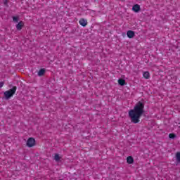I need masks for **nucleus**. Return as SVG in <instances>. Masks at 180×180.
I'll return each mask as SVG.
<instances>
[{"mask_svg": "<svg viewBox=\"0 0 180 180\" xmlns=\"http://www.w3.org/2000/svg\"><path fill=\"white\" fill-rule=\"evenodd\" d=\"M127 162L128 164H133V162H134V159H133V157L131 156H128L127 158Z\"/></svg>", "mask_w": 180, "mask_h": 180, "instance_id": "10", "label": "nucleus"}, {"mask_svg": "<svg viewBox=\"0 0 180 180\" xmlns=\"http://www.w3.org/2000/svg\"><path fill=\"white\" fill-rule=\"evenodd\" d=\"M59 180H63V179H59Z\"/></svg>", "mask_w": 180, "mask_h": 180, "instance_id": "18", "label": "nucleus"}, {"mask_svg": "<svg viewBox=\"0 0 180 180\" xmlns=\"http://www.w3.org/2000/svg\"><path fill=\"white\" fill-rule=\"evenodd\" d=\"M79 23L81 26H82L83 27H85V26H86V25H88V21L84 18H81L79 20Z\"/></svg>", "mask_w": 180, "mask_h": 180, "instance_id": "4", "label": "nucleus"}, {"mask_svg": "<svg viewBox=\"0 0 180 180\" xmlns=\"http://www.w3.org/2000/svg\"><path fill=\"white\" fill-rule=\"evenodd\" d=\"M176 160L177 162H180V152L176 153Z\"/></svg>", "mask_w": 180, "mask_h": 180, "instance_id": "12", "label": "nucleus"}, {"mask_svg": "<svg viewBox=\"0 0 180 180\" xmlns=\"http://www.w3.org/2000/svg\"><path fill=\"white\" fill-rule=\"evenodd\" d=\"M16 89H18V87L16 86H13L12 89H9L8 91H6L4 92V96L6 99H10V98H12L15 94H16Z\"/></svg>", "mask_w": 180, "mask_h": 180, "instance_id": "2", "label": "nucleus"}, {"mask_svg": "<svg viewBox=\"0 0 180 180\" xmlns=\"http://www.w3.org/2000/svg\"><path fill=\"white\" fill-rule=\"evenodd\" d=\"M143 77L145 79H150V72L148 71L143 72Z\"/></svg>", "mask_w": 180, "mask_h": 180, "instance_id": "8", "label": "nucleus"}, {"mask_svg": "<svg viewBox=\"0 0 180 180\" xmlns=\"http://www.w3.org/2000/svg\"><path fill=\"white\" fill-rule=\"evenodd\" d=\"M54 160L55 161H59L60 160H61V158L60 157V155L58 154H56L54 156Z\"/></svg>", "mask_w": 180, "mask_h": 180, "instance_id": "13", "label": "nucleus"}, {"mask_svg": "<svg viewBox=\"0 0 180 180\" xmlns=\"http://www.w3.org/2000/svg\"><path fill=\"white\" fill-rule=\"evenodd\" d=\"M13 22H19V17L13 16Z\"/></svg>", "mask_w": 180, "mask_h": 180, "instance_id": "14", "label": "nucleus"}, {"mask_svg": "<svg viewBox=\"0 0 180 180\" xmlns=\"http://www.w3.org/2000/svg\"><path fill=\"white\" fill-rule=\"evenodd\" d=\"M36 146V140L34 138H29L27 141V147H34Z\"/></svg>", "mask_w": 180, "mask_h": 180, "instance_id": "3", "label": "nucleus"}, {"mask_svg": "<svg viewBox=\"0 0 180 180\" xmlns=\"http://www.w3.org/2000/svg\"><path fill=\"white\" fill-rule=\"evenodd\" d=\"M128 115L131 123L134 124L140 123V119L144 115V103L141 101L136 103L134 108L129 110Z\"/></svg>", "mask_w": 180, "mask_h": 180, "instance_id": "1", "label": "nucleus"}, {"mask_svg": "<svg viewBox=\"0 0 180 180\" xmlns=\"http://www.w3.org/2000/svg\"><path fill=\"white\" fill-rule=\"evenodd\" d=\"M169 137L170 139H175V137H176V135H175V134H169Z\"/></svg>", "mask_w": 180, "mask_h": 180, "instance_id": "15", "label": "nucleus"}, {"mask_svg": "<svg viewBox=\"0 0 180 180\" xmlns=\"http://www.w3.org/2000/svg\"><path fill=\"white\" fill-rule=\"evenodd\" d=\"M44 72H46L45 69H40L39 71L38 72L39 77H43V75H44Z\"/></svg>", "mask_w": 180, "mask_h": 180, "instance_id": "11", "label": "nucleus"}, {"mask_svg": "<svg viewBox=\"0 0 180 180\" xmlns=\"http://www.w3.org/2000/svg\"><path fill=\"white\" fill-rule=\"evenodd\" d=\"M141 8H140V5L139 4H134L132 7V11L134 12H136V13L138 12H140Z\"/></svg>", "mask_w": 180, "mask_h": 180, "instance_id": "5", "label": "nucleus"}, {"mask_svg": "<svg viewBox=\"0 0 180 180\" xmlns=\"http://www.w3.org/2000/svg\"><path fill=\"white\" fill-rule=\"evenodd\" d=\"M118 84L119 85H121V86H124V85H126V80L123 79H119Z\"/></svg>", "mask_w": 180, "mask_h": 180, "instance_id": "9", "label": "nucleus"}, {"mask_svg": "<svg viewBox=\"0 0 180 180\" xmlns=\"http://www.w3.org/2000/svg\"><path fill=\"white\" fill-rule=\"evenodd\" d=\"M8 2H9V1H8V0H4V4L6 6H8Z\"/></svg>", "mask_w": 180, "mask_h": 180, "instance_id": "16", "label": "nucleus"}, {"mask_svg": "<svg viewBox=\"0 0 180 180\" xmlns=\"http://www.w3.org/2000/svg\"><path fill=\"white\" fill-rule=\"evenodd\" d=\"M23 26H25V23L23 22V21H20L17 25H16V29L17 30H20L22 29V27H23Z\"/></svg>", "mask_w": 180, "mask_h": 180, "instance_id": "6", "label": "nucleus"}, {"mask_svg": "<svg viewBox=\"0 0 180 180\" xmlns=\"http://www.w3.org/2000/svg\"><path fill=\"white\" fill-rule=\"evenodd\" d=\"M127 36L129 39H133V37H134V32L131 30H129L127 32Z\"/></svg>", "mask_w": 180, "mask_h": 180, "instance_id": "7", "label": "nucleus"}, {"mask_svg": "<svg viewBox=\"0 0 180 180\" xmlns=\"http://www.w3.org/2000/svg\"><path fill=\"white\" fill-rule=\"evenodd\" d=\"M4 86V82H0V88H2Z\"/></svg>", "mask_w": 180, "mask_h": 180, "instance_id": "17", "label": "nucleus"}]
</instances>
